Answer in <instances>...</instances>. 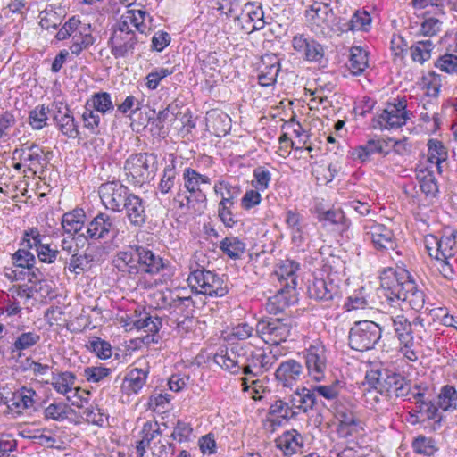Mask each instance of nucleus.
I'll return each mask as SVG.
<instances>
[{
  "label": "nucleus",
  "mask_w": 457,
  "mask_h": 457,
  "mask_svg": "<svg viewBox=\"0 0 457 457\" xmlns=\"http://www.w3.org/2000/svg\"><path fill=\"white\" fill-rule=\"evenodd\" d=\"M382 297L393 308L407 302L411 309L420 311L425 304V294L419 288L411 273L405 269L385 270L380 277Z\"/></svg>",
  "instance_id": "1"
},
{
  "label": "nucleus",
  "mask_w": 457,
  "mask_h": 457,
  "mask_svg": "<svg viewBox=\"0 0 457 457\" xmlns=\"http://www.w3.org/2000/svg\"><path fill=\"white\" fill-rule=\"evenodd\" d=\"M184 189H179L174 200L179 208L200 210L205 207L207 196L205 187L211 185V179L192 168H186L183 172Z\"/></svg>",
  "instance_id": "2"
},
{
  "label": "nucleus",
  "mask_w": 457,
  "mask_h": 457,
  "mask_svg": "<svg viewBox=\"0 0 457 457\" xmlns=\"http://www.w3.org/2000/svg\"><path fill=\"white\" fill-rule=\"evenodd\" d=\"M368 385H377V389L386 394V397H405L412 395L411 385L399 373L387 370H370L366 375Z\"/></svg>",
  "instance_id": "3"
},
{
  "label": "nucleus",
  "mask_w": 457,
  "mask_h": 457,
  "mask_svg": "<svg viewBox=\"0 0 457 457\" xmlns=\"http://www.w3.org/2000/svg\"><path fill=\"white\" fill-rule=\"evenodd\" d=\"M187 282L191 289L200 295L221 297L228 292V285L221 277L204 269L192 271Z\"/></svg>",
  "instance_id": "4"
},
{
  "label": "nucleus",
  "mask_w": 457,
  "mask_h": 457,
  "mask_svg": "<svg viewBox=\"0 0 457 457\" xmlns=\"http://www.w3.org/2000/svg\"><path fill=\"white\" fill-rule=\"evenodd\" d=\"M145 38L131 29L117 26L110 39L111 52L115 58H127L145 48Z\"/></svg>",
  "instance_id": "5"
},
{
  "label": "nucleus",
  "mask_w": 457,
  "mask_h": 457,
  "mask_svg": "<svg viewBox=\"0 0 457 457\" xmlns=\"http://www.w3.org/2000/svg\"><path fill=\"white\" fill-rule=\"evenodd\" d=\"M157 156L153 154L139 153L130 155L124 163L127 178L134 185H142L154 178L156 170Z\"/></svg>",
  "instance_id": "6"
},
{
  "label": "nucleus",
  "mask_w": 457,
  "mask_h": 457,
  "mask_svg": "<svg viewBox=\"0 0 457 457\" xmlns=\"http://www.w3.org/2000/svg\"><path fill=\"white\" fill-rule=\"evenodd\" d=\"M381 328L371 320H360L350 328L349 345L352 349L364 352L373 349L380 340Z\"/></svg>",
  "instance_id": "7"
},
{
  "label": "nucleus",
  "mask_w": 457,
  "mask_h": 457,
  "mask_svg": "<svg viewBox=\"0 0 457 457\" xmlns=\"http://www.w3.org/2000/svg\"><path fill=\"white\" fill-rule=\"evenodd\" d=\"M249 346L242 344H230L220 346L213 356L214 362L231 374L243 373Z\"/></svg>",
  "instance_id": "8"
},
{
  "label": "nucleus",
  "mask_w": 457,
  "mask_h": 457,
  "mask_svg": "<svg viewBox=\"0 0 457 457\" xmlns=\"http://www.w3.org/2000/svg\"><path fill=\"white\" fill-rule=\"evenodd\" d=\"M363 233L366 240L371 242L373 247L379 252L395 251L397 256L401 253L396 250L397 241L392 229L374 220H367L363 225Z\"/></svg>",
  "instance_id": "9"
},
{
  "label": "nucleus",
  "mask_w": 457,
  "mask_h": 457,
  "mask_svg": "<svg viewBox=\"0 0 457 457\" xmlns=\"http://www.w3.org/2000/svg\"><path fill=\"white\" fill-rule=\"evenodd\" d=\"M409 118L407 100L403 97L395 99L392 103H387L386 107L378 115L375 120L381 129H394L405 125Z\"/></svg>",
  "instance_id": "10"
},
{
  "label": "nucleus",
  "mask_w": 457,
  "mask_h": 457,
  "mask_svg": "<svg viewBox=\"0 0 457 457\" xmlns=\"http://www.w3.org/2000/svg\"><path fill=\"white\" fill-rule=\"evenodd\" d=\"M278 361V353L273 350L266 351L262 348L253 350L248 348L243 374L245 376L259 377L270 370Z\"/></svg>",
  "instance_id": "11"
},
{
  "label": "nucleus",
  "mask_w": 457,
  "mask_h": 457,
  "mask_svg": "<svg viewBox=\"0 0 457 457\" xmlns=\"http://www.w3.org/2000/svg\"><path fill=\"white\" fill-rule=\"evenodd\" d=\"M233 21L237 29L248 34L262 29L266 23L262 4L247 2L240 9V12L234 16Z\"/></svg>",
  "instance_id": "12"
},
{
  "label": "nucleus",
  "mask_w": 457,
  "mask_h": 457,
  "mask_svg": "<svg viewBox=\"0 0 457 457\" xmlns=\"http://www.w3.org/2000/svg\"><path fill=\"white\" fill-rule=\"evenodd\" d=\"M291 330V324L284 319L262 320L256 325V332L267 344L278 345L285 342Z\"/></svg>",
  "instance_id": "13"
},
{
  "label": "nucleus",
  "mask_w": 457,
  "mask_h": 457,
  "mask_svg": "<svg viewBox=\"0 0 457 457\" xmlns=\"http://www.w3.org/2000/svg\"><path fill=\"white\" fill-rule=\"evenodd\" d=\"M107 253L106 247L95 245L87 247L82 253L79 250L73 257L70 258L69 262H67V257L60 256L59 260L64 262L71 272L79 274L81 271L89 270L93 263L102 262L104 256Z\"/></svg>",
  "instance_id": "14"
},
{
  "label": "nucleus",
  "mask_w": 457,
  "mask_h": 457,
  "mask_svg": "<svg viewBox=\"0 0 457 457\" xmlns=\"http://www.w3.org/2000/svg\"><path fill=\"white\" fill-rule=\"evenodd\" d=\"M103 204L113 212H120L122 206L132 195L130 190L118 181L103 183L98 190Z\"/></svg>",
  "instance_id": "15"
},
{
  "label": "nucleus",
  "mask_w": 457,
  "mask_h": 457,
  "mask_svg": "<svg viewBox=\"0 0 457 457\" xmlns=\"http://www.w3.org/2000/svg\"><path fill=\"white\" fill-rule=\"evenodd\" d=\"M305 365L309 375L316 381L325 376L328 366L326 348L321 342H315L304 352Z\"/></svg>",
  "instance_id": "16"
},
{
  "label": "nucleus",
  "mask_w": 457,
  "mask_h": 457,
  "mask_svg": "<svg viewBox=\"0 0 457 457\" xmlns=\"http://www.w3.org/2000/svg\"><path fill=\"white\" fill-rule=\"evenodd\" d=\"M303 376V365L294 359L280 362L274 372L277 386L283 388H292L301 380Z\"/></svg>",
  "instance_id": "17"
},
{
  "label": "nucleus",
  "mask_w": 457,
  "mask_h": 457,
  "mask_svg": "<svg viewBox=\"0 0 457 457\" xmlns=\"http://www.w3.org/2000/svg\"><path fill=\"white\" fill-rule=\"evenodd\" d=\"M118 234L115 218L107 213H98L87 225V238L93 240L114 237Z\"/></svg>",
  "instance_id": "18"
},
{
  "label": "nucleus",
  "mask_w": 457,
  "mask_h": 457,
  "mask_svg": "<svg viewBox=\"0 0 457 457\" xmlns=\"http://www.w3.org/2000/svg\"><path fill=\"white\" fill-rule=\"evenodd\" d=\"M139 245H130L116 253L112 263L120 272L135 277L139 274Z\"/></svg>",
  "instance_id": "19"
},
{
  "label": "nucleus",
  "mask_w": 457,
  "mask_h": 457,
  "mask_svg": "<svg viewBox=\"0 0 457 457\" xmlns=\"http://www.w3.org/2000/svg\"><path fill=\"white\" fill-rule=\"evenodd\" d=\"M138 261L139 274L155 275L170 270L168 261L163 260L162 257L144 245H139Z\"/></svg>",
  "instance_id": "20"
},
{
  "label": "nucleus",
  "mask_w": 457,
  "mask_h": 457,
  "mask_svg": "<svg viewBox=\"0 0 457 457\" xmlns=\"http://www.w3.org/2000/svg\"><path fill=\"white\" fill-rule=\"evenodd\" d=\"M303 3L306 5L305 16L310 22L317 26H329L334 18L329 3L324 0H303Z\"/></svg>",
  "instance_id": "21"
},
{
  "label": "nucleus",
  "mask_w": 457,
  "mask_h": 457,
  "mask_svg": "<svg viewBox=\"0 0 457 457\" xmlns=\"http://www.w3.org/2000/svg\"><path fill=\"white\" fill-rule=\"evenodd\" d=\"M15 153H20L21 161L28 163L29 169L37 171L38 168H43L48 163V155L50 152L45 153L44 150L36 143L26 142L22 144L20 150Z\"/></svg>",
  "instance_id": "22"
},
{
  "label": "nucleus",
  "mask_w": 457,
  "mask_h": 457,
  "mask_svg": "<svg viewBox=\"0 0 457 457\" xmlns=\"http://www.w3.org/2000/svg\"><path fill=\"white\" fill-rule=\"evenodd\" d=\"M292 46L295 51L304 55L310 62H320L324 56L323 46L314 39L303 34L293 37Z\"/></svg>",
  "instance_id": "23"
},
{
  "label": "nucleus",
  "mask_w": 457,
  "mask_h": 457,
  "mask_svg": "<svg viewBox=\"0 0 457 457\" xmlns=\"http://www.w3.org/2000/svg\"><path fill=\"white\" fill-rule=\"evenodd\" d=\"M124 205L121 212L125 211L129 224L132 227L142 228L147 218L145 201L132 193Z\"/></svg>",
  "instance_id": "24"
},
{
  "label": "nucleus",
  "mask_w": 457,
  "mask_h": 457,
  "mask_svg": "<svg viewBox=\"0 0 457 457\" xmlns=\"http://www.w3.org/2000/svg\"><path fill=\"white\" fill-rule=\"evenodd\" d=\"M299 269V264L294 261H285L278 269L274 272L273 276L279 282V288L286 293L295 294L296 287L295 272Z\"/></svg>",
  "instance_id": "25"
},
{
  "label": "nucleus",
  "mask_w": 457,
  "mask_h": 457,
  "mask_svg": "<svg viewBox=\"0 0 457 457\" xmlns=\"http://www.w3.org/2000/svg\"><path fill=\"white\" fill-rule=\"evenodd\" d=\"M456 245L455 235L453 233L449 236L442 237L437 239L431 237L430 240L427 239V249L431 257L435 259L445 258L449 259L453 255V247Z\"/></svg>",
  "instance_id": "26"
},
{
  "label": "nucleus",
  "mask_w": 457,
  "mask_h": 457,
  "mask_svg": "<svg viewBox=\"0 0 457 457\" xmlns=\"http://www.w3.org/2000/svg\"><path fill=\"white\" fill-rule=\"evenodd\" d=\"M149 18L152 21L150 15L143 10L129 9L120 18L117 26L131 29L133 26L138 34H143L146 37L147 30L150 28L145 23V19Z\"/></svg>",
  "instance_id": "27"
},
{
  "label": "nucleus",
  "mask_w": 457,
  "mask_h": 457,
  "mask_svg": "<svg viewBox=\"0 0 457 457\" xmlns=\"http://www.w3.org/2000/svg\"><path fill=\"white\" fill-rule=\"evenodd\" d=\"M275 442L277 447L282 451L283 454L288 457L297 453H302L303 447V437L295 429L284 432Z\"/></svg>",
  "instance_id": "28"
},
{
  "label": "nucleus",
  "mask_w": 457,
  "mask_h": 457,
  "mask_svg": "<svg viewBox=\"0 0 457 457\" xmlns=\"http://www.w3.org/2000/svg\"><path fill=\"white\" fill-rule=\"evenodd\" d=\"M337 293V287L324 278H314L308 286V295L319 301L332 300Z\"/></svg>",
  "instance_id": "29"
},
{
  "label": "nucleus",
  "mask_w": 457,
  "mask_h": 457,
  "mask_svg": "<svg viewBox=\"0 0 457 457\" xmlns=\"http://www.w3.org/2000/svg\"><path fill=\"white\" fill-rule=\"evenodd\" d=\"M260 73L258 75L259 84L262 87L273 85L278 75L280 64L275 56H266L262 60Z\"/></svg>",
  "instance_id": "30"
},
{
  "label": "nucleus",
  "mask_w": 457,
  "mask_h": 457,
  "mask_svg": "<svg viewBox=\"0 0 457 457\" xmlns=\"http://www.w3.org/2000/svg\"><path fill=\"white\" fill-rule=\"evenodd\" d=\"M394 331L400 343L408 347L413 345L412 324L403 314H397L391 317Z\"/></svg>",
  "instance_id": "31"
},
{
  "label": "nucleus",
  "mask_w": 457,
  "mask_h": 457,
  "mask_svg": "<svg viewBox=\"0 0 457 457\" xmlns=\"http://www.w3.org/2000/svg\"><path fill=\"white\" fill-rule=\"evenodd\" d=\"M290 403L295 411L307 412L316 404V395L309 388L297 389L291 396Z\"/></svg>",
  "instance_id": "32"
},
{
  "label": "nucleus",
  "mask_w": 457,
  "mask_h": 457,
  "mask_svg": "<svg viewBox=\"0 0 457 457\" xmlns=\"http://www.w3.org/2000/svg\"><path fill=\"white\" fill-rule=\"evenodd\" d=\"M295 296L296 293H286L285 290L281 291V288H278L275 295L269 297L266 303V310L271 314L280 313L291 303L295 302Z\"/></svg>",
  "instance_id": "33"
},
{
  "label": "nucleus",
  "mask_w": 457,
  "mask_h": 457,
  "mask_svg": "<svg viewBox=\"0 0 457 457\" xmlns=\"http://www.w3.org/2000/svg\"><path fill=\"white\" fill-rule=\"evenodd\" d=\"M79 401H72V405L78 407L80 409V415L89 423H92L94 425L97 426H103L104 422V414L101 411V410L97 406L89 405L85 406L84 403L87 404V399L82 398L81 396L79 397Z\"/></svg>",
  "instance_id": "34"
},
{
  "label": "nucleus",
  "mask_w": 457,
  "mask_h": 457,
  "mask_svg": "<svg viewBox=\"0 0 457 457\" xmlns=\"http://www.w3.org/2000/svg\"><path fill=\"white\" fill-rule=\"evenodd\" d=\"M148 372L142 369H133L125 377L122 388L127 394H137L146 382Z\"/></svg>",
  "instance_id": "35"
},
{
  "label": "nucleus",
  "mask_w": 457,
  "mask_h": 457,
  "mask_svg": "<svg viewBox=\"0 0 457 457\" xmlns=\"http://www.w3.org/2000/svg\"><path fill=\"white\" fill-rule=\"evenodd\" d=\"M336 417L339 422L338 433L342 436L345 437L351 435L359 426V420L356 418L355 414L345 408L338 409Z\"/></svg>",
  "instance_id": "36"
},
{
  "label": "nucleus",
  "mask_w": 457,
  "mask_h": 457,
  "mask_svg": "<svg viewBox=\"0 0 457 457\" xmlns=\"http://www.w3.org/2000/svg\"><path fill=\"white\" fill-rule=\"evenodd\" d=\"M84 220V211L82 209H74L73 211L66 212L62 215V228L67 234L74 236L82 228Z\"/></svg>",
  "instance_id": "37"
},
{
  "label": "nucleus",
  "mask_w": 457,
  "mask_h": 457,
  "mask_svg": "<svg viewBox=\"0 0 457 457\" xmlns=\"http://www.w3.org/2000/svg\"><path fill=\"white\" fill-rule=\"evenodd\" d=\"M368 67V53L360 46L350 49L348 68L354 76L361 75Z\"/></svg>",
  "instance_id": "38"
},
{
  "label": "nucleus",
  "mask_w": 457,
  "mask_h": 457,
  "mask_svg": "<svg viewBox=\"0 0 457 457\" xmlns=\"http://www.w3.org/2000/svg\"><path fill=\"white\" fill-rule=\"evenodd\" d=\"M87 106L95 110L103 115L114 110V104L112 101L111 95L107 92H97L91 96L86 103Z\"/></svg>",
  "instance_id": "39"
},
{
  "label": "nucleus",
  "mask_w": 457,
  "mask_h": 457,
  "mask_svg": "<svg viewBox=\"0 0 457 457\" xmlns=\"http://www.w3.org/2000/svg\"><path fill=\"white\" fill-rule=\"evenodd\" d=\"M428 160L436 165L437 171L442 173V163L447 160L448 154L443 143L436 139L428 142Z\"/></svg>",
  "instance_id": "40"
},
{
  "label": "nucleus",
  "mask_w": 457,
  "mask_h": 457,
  "mask_svg": "<svg viewBox=\"0 0 457 457\" xmlns=\"http://www.w3.org/2000/svg\"><path fill=\"white\" fill-rule=\"evenodd\" d=\"M94 41L95 39L90 31V25H84L81 32L73 34L71 37V45L70 46L71 54L79 55L84 49L92 46Z\"/></svg>",
  "instance_id": "41"
},
{
  "label": "nucleus",
  "mask_w": 457,
  "mask_h": 457,
  "mask_svg": "<svg viewBox=\"0 0 457 457\" xmlns=\"http://www.w3.org/2000/svg\"><path fill=\"white\" fill-rule=\"evenodd\" d=\"M285 221L287 228L291 230L293 241L301 242L305 227L302 215L296 211L287 210L286 212Z\"/></svg>",
  "instance_id": "42"
},
{
  "label": "nucleus",
  "mask_w": 457,
  "mask_h": 457,
  "mask_svg": "<svg viewBox=\"0 0 457 457\" xmlns=\"http://www.w3.org/2000/svg\"><path fill=\"white\" fill-rule=\"evenodd\" d=\"M75 382L76 376L74 373L64 371L57 375H54L51 385L57 393L65 395L72 391Z\"/></svg>",
  "instance_id": "43"
},
{
  "label": "nucleus",
  "mask_w": 457,
  "mask_h": 457,
  "mask_svg": "<svg viewBox=\"0 0 457 457\" xmlns=\"http://www.w3.org/2000/svg\"><path fill=\"white\" fill-rule=\"evenodd\" d=\"M220 250L229 258L237 260L245 251V244L237 237H227L220 241Z\"/></svg>",
  "instance_id": "44"
},
{
  "label": "nucleus",
  "mask_w": 457,
  "mask_h": 457,
  "mask_svg": "<svg viewBox=\"0 0 457 457\" xmlns=\"http://www.w3.org/2000/svg\"><path fill=\"white\" fill-rule=\"evenodd\" d=\"M433 47L434 44L430 39L418 41L410 47L411 60L423 64L430 59Z\"/></svg>",
  "instance_id": "45"
},
{
  "label": "nucleus",
  "mask_w": 457,
  "mask_h": 457,
  "mask_svg": "<svg viewBox=\"0 0 457 457\" xmlns=\"http://www.w3.org/2000/svg\"><path fill=\"white\" fill-rule=\"evenodd\" d=\"M298 411L294 410L293 405L289 402L283 400H276L269 409L268 415L277 416V418L288 420L297 416Z\"/></svg>",
  "instance_id": "46"
},
{
  "label": "nucleus",
  "mask_w": 457,
  "mask_h": 457,
  "mask_svg": "<svg viewBox=\"0 0 457 457\" xmlns=\"http://www.w3.org/2000/svg\"><path fill=\"white\" fill-rule=\"evenodd\" d=\"M179 182L176 172L175 159L172 158L170 163L168 164L164 170L158 186V189L163 195L168 194L174 187L175 184Z\"/></svg>",
  "instance_id": "47"
},
{
  "label": "nucleus",
  "mask_w": 457,
  "mask_h": 457,
  "mask_svg": "<svg viewBox=\"0 0 457 457\" xmlns=\"http://www.w3.org/2000/svg\"><path fill=\"white\" fill-rule=\"evenodd\" d=\"M438 405L445 411H453L457 409V391L453 386H444L438 395Z\"/></svg>",
  "instance_id": "48"
},
{
  "label": "nucleus",
  "mask_w": 457,
  "mask_h": 457,
  "mask_svg": "<svg viewBox=\"0 0 457 457\" xmlns=\"http://www.w3.org/2000/svg\"><path fill=\"white\" fill-rule=\"evenodd\" d=\"M413 398L416 400L418 411L424 419L434 420L437 416V407L432 403L424 399V394L420 392H414L412 394Z\"/></svg>",
  "instance_id": "49"
},
{
  "label": "nucleus",
  "mask_w": 457,
  "mask_h": 457,
  "mask_svg": "<svg viewBox=\"0 0 457 457\" xmlns=\"http://www.w3.org/2000/svg\"><path fill=\"white\" fill-rule=\"evenodd\" d=\"M371 22L370 15L365 11H356L351 20L345 24L343 31H367Z\"/></svg>",
  "instance_id": "50"
},
{
  "label": "nucleus",
  "mask_w": 457,
  "mask_h": 457,
  "mask_svg": "<svg viewBox=\"0 0 457 457\" xmlns=\"http://www.w3.org/2000/svg\"><path fill=\"white\" fill-rule=\"evenodd\" d=\"M55 122L61 132L70 138H77L79 136L78 124L72 114H66L62 118L55 117Z\"/></svg>",
  "instance_id": "51"
},
{
  "label": "nucleus",
  "mask_w": 457,
  "mask_h": 457,
  "mask_svg": "<svg viewBox=\"0 0 457 457\" xmlns=\"http://www.w3.org/2000/svg\"><path fill=\"white\" fill-rule=\"evenodd\" d=\"M412 448L416 453L425 456H432L438 451L435 440L424 436H419L412 441Z\"/></svg>",
  "instance_id": "52"
},
{
  "label": "nucleus",
  "mask_w": 457,
  "mask_h": 457,
  "mask_svg": "<svg viewBox=\"0 0 457 457\" xmlns=\"http://www.w3.org/2000/svg\"><path fill=\"white\" fill-rule=\"evenodd\" d=\"M40 340V336L35 332L21 333L14 341L12 352L23 351L35 345Z\"/></svg>",
  "instance_id": "53"
},
{
  "label": "nucleus",
  "mask_w": 457,
  "mask_h": 457,
  "mask_svg": "<svg viewBox=\"0 0 457 457\" xmlns=\"http://www.w3.org/2000/svg\"><path fill=\"white\" fill-rule=\"evenodd\" d=\"M48 108L44 104L37 106L29 112V124L34 129H41L46 126L48 120Z\"/></svg>",
  "instance_id": "54"
},
{
  "label": "nucleus",
  "mask_w": 457,
  "mask_h": 457,
  "mask_svg": "<svg viewBox=\"0 0 457 457\" xmlns=\"http://www.w3.org/2000/svg\"><path fill=\"white\" fill-rule=\"evenodd\" d=\"M87 348L100 359L105 360L112 356V351L111 345L100 337L91 339L88 342Z\"/></svg>",
  "instance_id": "55"
},
{
  "label": "nucleus",
  "mask_w": 457,
  "mask_h": 457,
  "mask_svg": "<svg viewBox=\"0 0 457 457\" xmlns=\"http://www.w3.org/2000/svg\"><path fill=\"white\" fill-rule=\"evenodd\" d=\"M82 120L85 128L90 129L93 134H99L101 122L99 112L85 105V110L82 113Z\"/></svg>",
  "instance_id": "56"
},
{
  "label": "nucleus",
  "mask_w": 457,
  "mask_h": 457,
  "mask_svg": "<svg viewBox=\"0 0 457 457\" xmlns=\"http://www.w3.org/2000/svg\"><path fill=\"white\" fill-rule=\"evenodd\" d=\"M369 386L370 388L366 390L364 396L366 402L370 403L373 408H376L378 405L384 404L385 403H387L391 400L389 397H386V394L377 389V385Z\"/></svg>",
  "instance_id": "57"
},
{
  "label": "nucleus",
  "mask_w": 457,
  "mask_h": 457,
  "mask_svg": "<svg viewBox=\"0 0 457 457\" xmlns=\"http://www.w3.org/2000/svg\"><path fill=\"white\" fill-rule=\"evenodd\" d=\"M45 238L46 237L40 234L37 228H32L24 231L23 245L29 249L35 247L37 252L39 246L44 243Z\"/></svg>",
  "instance_id": "58"
},
{
  "label": "nucleus",
  "mask_w": 457,
  "mask_h": 457,
  "mask_svg": "<svg viewBox=\"0 0 457 457\" xmlns=\"http://www.w3.org/2000/svg\"><path fill=\"white\" fill-rule=\"evenodd\" d=\"M172 73L171 70L167 68H157L153 70L146 77H145V86L151 89L154 90L159 86L160 82L169 75Z\"/></svg>",
  "instance_id": "59"
},
{
  "label": "nucleus",
  "mask_w": 457,
  "mask_h": 457,
  "mask_svg": "<svg viewBox=\"0 0 457 457\" xmlns=\"http://www.w3.org/2000/svg\"><path fill=\"white\" fill-rule=\"evenodd\" d=\"M13 263L20 268L31 269L35 262V255L27 249H19L12 257Z\"/></svg>",
  "instance_id": "60"
},
{
  "label": "nucleus",
  "mask_w": 457,
  "mask_h": 457,
  "mask_svg": "<svg viewBox=\"0 0 457 457\" xmlns=\"http://www.w3.org/2000/svg\"><path fill=\"white\" fill-rule=\"evenodd\" d=\"M253 178L254 180L253 182V186L257 190L264 191L269 187L271 180V174L268 170H265L262 167H258L253 170Z\"/></svg>",
  "instance_id": "61"
},
{
  "label": "nucleus",
  "mask_w": 457,
  "mask_h": 457,
  "mask_svg": "<svg viewBox=\"0 0 457 457\" xmlns=\"http://www.w3.org/2000/svg\"><path fill=\"white\" fill-rule=\"evenodd\" d=\"M215 4L218 5L217 9L229 19L234 21V16L238 14V11H240L241 4L239 0H213Z\"/></svg>",
  "instance_id": "62"
},
{
  "label": "nucleus",
  "mask_w": 457,
  "mask_h": 457,
  "mask_svg": "<svg viewBox=\"0 0 457 457\" xmlns=\"http://www.w3.org/2000/svg\"><path fill=\"white\" fill-rule=\"evenodd\" d=\"M45 418L54 420H62L67 417V404L53 403L45 409Z\"/></svg>",
  "instance_id": "63"
},
{
  "label": "nucleus",
  "mask_w": 457,
  "mask_h": 457,
  "mask_svg": "<svg viewBox=\"0 0 457 457\" xmlns=\"http://www.w3.org/2000/svg\"><path fill=\"white\" fill-rule=\"evenodd\" d=\"M435 65L444 72L455 73L457 72V55L445 54L437 59Z\"/></svg>",
  "instance_id": "64"
}]
</instances>
